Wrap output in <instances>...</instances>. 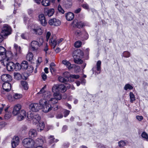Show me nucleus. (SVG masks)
<instances>
[{
    "label": "nucleus",
    "mask_w": 148,
    "mask_h": 148,
    "mask_svg": "<svg viewBox=\"0 0 148 148\" xmlns=\"http://www.w3.org/2000/svg\"><path fill=\"white\" fill-rule=\"evenodd\" d=\"M45 99H40L39 103L42 107V111L45 113H47L50 111L52 109L51 106L48 103L47 101H48V98H49L50 96V92L47 93V94L43 95Z\"/></svg>",
    "instance_id": "obj_1"
},
{
    "label": "nucleus",
    "mask_w": 148,
    "mask_h": 148,
    "mask_svg": "<svg viewBox=\"0 0 148 148\" xmlns=\"http://www.w3.org/2000/svg\"><path fill=\"white\" fill-rule=\"evenodd\" d=\"M43 42V38L40 37L37 40H33L31 42L30 49L33 51H37L39 47L42 45Z\"/></svg>",
    "instance_id": "obj_2"
},
{
    "label": "nucleus",
    "mask_w": 148,
    "mask_h": 148,
    "mask_svg": "<svg viewBox=\"0 0 148 148\" xmlns=\"http://www.w3.org/2000/svg\"><path fill=\"white\" fill-rule=\"evenodd\" d=\"M12 32L11 27L7 25H4L1 32V35L4 38L10 34Z\"/></svg>",
    "instance_id": "obj_3"
},
{
    "label": "nucleus",
    "mask_w": 148,
    "mask_h": 148,
    "mask_svg": "<svg viewBox=\"0 0 148 148\" xmlns=\"http://www.w3.org/2000/svg\"><path fill=\"white\" fill-rule=\"evenodd\" d=\"M51 96L50 94V97L49 98H48L49 100L47 101H49V103H51L52 104H54L57 103L58 100H60L62 98L61 94L58 92L54 93L53 98H51Z\"/></svg>",
    "instance_id": "obj_4"
},
{
    "label": "nucleus",
    "mask_w": 148,
    "mask_h": 148,
    "mask_svg": "<svg viewBox=\"0 0 148 148\" xmlns=\"http://www.w3.org/2000/svg\"><path fill=\"white\" fill-rule=\"evenodd\" d=\"M23 145L25 147L30 148L33 147L35 144L34 141L30 138H27L23 139L22 141Z\"/></svg>",
    "instance_id": "obj_5"
},
{
    "label": "nucleus",
    "mask_w": 148,
    "mask_h": 148,
    "mask_svg": "<svg viewBox=\"0 0 148 148\" xmlns=\"http://www.w3.org/2000/svg\"><path fill=\"white\" fill-rule=\"evenodd\" d=\"M28 28H29V26L28 27ZM30 28L31 29V31L33 32V33L36 35H41L43 33V30L39 26L32 25Z\"/></svg>",
    "instance_id": "obj_6"
},
{
    "label": "nucleus",
    "mask_w": 148,
    "mask_h": 148,
    "mask_svg": "<svg viewBox=\"0 0 148 148\" xmlns=\"http://www.w3.org/2000/svg\"><path fill=\"white\" fill-rule=\"evenodd\" d=\"M16 56L15 54L13 55L11 51H8L5 53V55L4 56V62L6 61L12 60L13 58H16Z\"/></svg>",
    "instance_id": "obj_7"
},
{
    "label": "nucleus",
    "mask_w": 148,
    "mask_h": 148,
    "mask_svg": "<svg viewBox=\"0 0 148 148\" xmlns=\"http://www.w3.org/2000/svg\"><path fill=\"white\" fill-rule=\"evenodd\" d=\"M29 108L33 111L37 112L40 109V104L36 103H32L30 105Z\"/></svg>",
    "instance_id": "obj_8"
},
{
    "label": "nucleus",
    "mask_w": 148,
    "mask_h": 148,
    "mask_svg": "<svg viewBox=\"0 0 148 148\" xmlns=\"http://www.w3.org/2000/svg\"><path fill=\"white\" fill-rule=\"evenodd\" d=\"M17 119L19 121L23 120L26 117L27 113L25 110H21L20 112L17 114Z\"/></svg>",
    "instance_id": "obj_9"
},
{
    "label": "nucleus",
    "mask_w": 148,
    "mask_h": 148,
    "mask_svg": "<svg viewBox=\"0 0 148 148\" xmlns=\"http://www.w3.org/2000/svg\"><path fill=\"white\" fill-rule=\"evenodd\" d=\"M49 23L51 25L58 26L61 24L60 21L58 19L53 18L49 20Z\"/></svg>",
    "instance_id": "obj_10"
},
{
    "label": "nucleus",
    "mask_w": 148,
    "mask_h": 148,
    "mask_svg": "<svg viewBox=\"0 0 148 148\" xmlns=\"http://www.w3.org/2000/svg\"><path fill=\"white\" fill-rule=\"evenodd\" d=\"M84 56L83 51L80 49H77L74 52L73 56L79 58H83Z\"/></svg>",
    "instance_id": "obj_11"
},
{
    "label": "nucleus",
    "mask_w": 148,
    "mask_h": 148,
    "mask_svg": "<svg viewBox=\"0 0 148 148\" xmlns=\"http://www.w3.org/2000/svg\"><path fill=\"white\" fill-rule=\"evenodd\" d=\"M39 21L40 23L43 26L46 25L47 22L45 16L43 14H40L39 15Z\"/></svg>",
    "instance_id": "obj_12"
},
{
    "label": "nucleus",
    "mask_w": 148,
    "mask_h": 148,
    "mask_svg": "<svg viewBox=\"0 0 148 148\" xmlns=\"http://www.w3.org/2000/svg\"><path fill=\"white\" fill-rule=\"evenodd\" d=\"M1 79L3 82H8L11 81L12 77L9 74H4L1 75Z\"/></svg>",
    "instance_id": "obj_13"
},
{
    "label": "nucleus",
    "mask_w": 148,
    "mask_h": 148,
    "mask_svg": "<svg viewBox=\"0 0 148 148\" xmlns=\"http://www.w3.org/2000/svg\"><path fill=\"white\" fill-rule=\"evenodd\" d=\"M21 106L20 105L17 104L15 105L13 108L12 114L14 115H17L21 111Z\"/></svg>",
    "instance_id": "obj_14"
},
{
    "label": "nucleus",
    "mask_w": 148,
    "mask_h": 148,
    "mask_svg": "<svg viewBox=\"0 0 148 148\" xmlns=\"http://www.w3.org/2000/svg\"><path fill=\"white\" fill-rule=\"evenodd\" d=\"M2 87L5 91L8 92L11 90V85L9 82H5L3 84Z\"/></svg>",
    "instance_id": "obj_15"
},
{
    "label": "nucleus",
    "mask_w": 148,
    "mask_h": 148,
    "mask_svg": "<svg viewBox=\"0 0 148 148\" xmlns=\"http://www.w3.org/2000/svg\"><path fill=\"white\" fill-rule=\"evenodd\" d=\"M45 141V137L40 136L36 140L35 143L38 145H42Z\"/></svg>",
    "instance_id": "obj_16"
},
{
    "label": "nucleus",
    "mask_w": 148,
    "mask_h": 148,
    "mask_svg": "<svg viewBox=\"0 0 148 148\" xmlns=\"http://www.w3.org/2000/svg\"><path fill=\"white\" fill-rule=\"evenodd\" d=\"M31 116L32 119L33 120V121H34V123H36L38 122L41 119V117L39 115L37 114H36L33 115V114H31L30 116Z\"/></svg>",
    "instance_id": "obj_17"
},
{
    "label": "nucleus",
    "mask_w": 148,
    "mask_h": 148,
    "mask_svg": "<svg viewBox=\"0 0 148 148\" xmlns=\"http://www.w3.org/2000/svg\"><path fill=\"white\" fill-rule=\"evenodd\" d=\"M6 64L7 69L8 71H11L14 70V63L13 62H9Z\"/></svg>",
    "instance_id": "obj_18"
},
{
    "label": "nucleus",
    "mask_w": 148,
    "mask_h": 148,
    "mask_svg": "<svg viewBox=\"0 0 148 148\" xmlns=\"http://www.w3.org/2000/svg\"><path fill=\"white\" fill-rule=\"evenodd\" d=\"M65 17L66 20L69 21L72 20L74 18V14L70 12L65 14Z\"/></svg>",
    "instance_id": "obj_19"
},
{
    "label": "nucleus",
    "mask_w": 148,
    "mask_h": 148,
    "mask_svg": "<svg viewBox=\"0 0 148 148\" xmlns=\"http://www.w3.org/2000/svg\"><path fill=\"white\" fill-rule=\"evenodd\" d=\"M14 48L16 51V52L14 53L15 56H17L18 54H20L21 53V47H20L18 46L17 44H14Z\"/></svg>",
    "instance_id": "obj_20"
},
{
    "label": "nucleus",
    "mask_w": 148,
    "mask_h": 148,
    "mask_svg": "<svg viewBox=\"0 0 148 148\" xmlns=\"http://www.w3.org/2000/svg\"><path fill=\"white\" fill-rule=\"evenodd\" d=\"M62 63L65 65L69 69H71L73 67V65L71 64L70 62L66 60L62 61Z\"/></svg>",
    "instance_id": "obj_21"
},
{
    "label": "nucleus",
    "mask_w": 148,
    "mask_h": 148,
    "mask_svg": "<svg viewBox=\"0 0 148 148\" xmlns=\"http://www.w3.org/2000/svg\"><path fill=\"white\" fill-rule=\"evenodd\" d=\"M29 136L31 138H34L37 135V132L36 130L34 129H30L28 133Z\"/></svg>",
    "instance_id": "obj_22"
},
{
    "label": "nucleus",
    "mask_w": 148,
    "mask_h": 148,
    "mask_svg": "<svg viewBox=\"0 0 148 148\" xmlns=\"http://www.w3.org/2000/svg\"><path fill=\"white\" fill-rule=\"evenodd\" d=\"M49 42L50 45L53 47V48L54 49L56 46L58 45L57 42V40L55 39V38H53L52 37L50 40Z\"/></svg>",
    "instance_id": "obj_23"
},
{
    "label": "nucleus",
    "mask_w": 148,
    "mask_h": 148,
    "mask_svg": "<svg viewBox=\"0 0 148 148\" xmlns=\"http://www.w3.org/2000/svg\"><path fill=\"white\" fill-rule=\"evenodd\" d=\"M45 127V124L43 122L39 123L37 125L36 129L38 131L41 132Z\"/></svg>",
    "instance_id": "obj_24"
},
{
    "label": "nucleus",
    "mask_w": 148,
    "mask_h": 148,
    "mask_svg": "<svg viewBox=\"0 0 148 148\" xmlns=\"http://www.w3.org/2000/svg\"><path fill=\"white\" fill-rule=\"evenodd\" d=\"M54 12V10L53 8H51L45 11V14L46 15H47L49 17H51L53 14Z\"/></svg>",
    "instance_id": "obj_25"
},
{
    "label": "nucleus",
    "mask_w": 148,
    "mask_h": 148,
    "mask_svg": "<svg viewBox=\"0 0 148 148\" xmlns=\"http://www.w3.org/2000/svg\"><path fill=\"white\" fill-rule=\"evenodd\" d=\"M21 65V69L24 70L27 69L28 66V63L26 61H23Z\"/></svg>",
    "instance_id": "obj_26"
},
{
    "label": "nucleus",
    "mask_w": 148,
    "mask_h": 148,
    "mask_svg": "<svg viewBox=\"0 0 148 148\" xmlns=\"http://www.w3.org/2000/svg\"><path fill=\"white\" fill-rule=\"evenodd\" d=\"M58 91L61 92H64L66 90V89L63 84L58 85Z\"/></svg>",
    "instance_id": "obj_27"
},
{
    "label": "nucleus",
    "mask_w": 148,
    "mask_h": 148,
    "mask_svg": "<svg viewBox=\"0 0 148 148\" xmlns=\"http://www.w3.org/2000/svg\"><path fill=\"white\" fill-rule=\"evenodd\" d=\"M15 3L14 4V6L15 7L14 10L13 12V13L15 14L16 13L15 11L16 10H17L16 8L15 7H16L17 8V7H19L21 5V0H15Z\"/></svg>",
    "instance_id": "obj_28"
},
{
    "label": "nucleus",
    "mask_w": 148,
    "mask_h": 148,
    "mask_svg": "<svg viewBox=\"0 0 148 148\" xmlns=\"http://www.w3.org/2000/svg\"><path fill=\"white\" fill-rule=\"evenodd\" d=\"M59 81L61 82L65 83L68 80V78L67 77H63L60 76L58 78Z\"/></svg>",
    "instance_id": "obj_29"
},
{
    "label": "nucleus",
    "mask_w": 148,
    "mask_h": 148,
    "mask_svg": "<svg viewBox=\"0 0 148 148\" xmlns=\"http://www.w3.org/2000/svg\"><path fill=\"white\" fill-rule=\"evenodd\" d=\"M74 62L77 64H81L83 63V61L80 58L77 57H73Z\"/></svg>",
    "instance_id": "obj_30"
},
{
    "label": "nucleus",
    "mask_w": 148,
    "mask_h": 148,
    "mask_svg": "<svg viewBox=\"0 0 148 148\" xmlns=\"http://www.w3.org/2000/svg\"><path fill=\"white\" fill-rule=\"evenodd\" d=\"M48 138L49 139V143L50 144H51L55 142H56L58 141V140L57 139H55L53 136H50Z\"/></svg>",
    "instance_id": "obj_31"
},
{
    "label": "nucleus",
    "mask_w": 148,
    "mask_h": 148,
    "mask_svg": "<svg viewBox=\"0 0 148 148\" xmlns=\"http://www.w3.org/2000/svg\"><path fill=\"white\" fill-rule=\"evenodd\" d=\"M42 5L45 6H49L50 4L49 0H42L41 2Z\"/></svg>",
    "instance_id": "obj_32"
},
{
    "label": "nucleus",
    "mask_w": 148,
    "mask_h": 148,
    "mask_svg": "<svg viewBox=\"0 0 148 148\" xmlns=\"http://www.w3.org/2000/svg\"><path fill=\"white\" fill-rule=\"evenodd\" d=\"M6 50L3 47L0 46V54L3 56L5 55Z\"/></svg>",
    "instance_id": "obj_33"
},
{
    "label": "nucleus",
    "mask_w": 148,
    "mask_h": 148,
    "mask_svg": "<svg viewBox=\"0 0 148 148\" xmlns=\"http://www.w3.org/2000/svg\"><path fill=\"white\" fill-rule=\"evenodd\" d=\"M21 84L22 87L25 90H27L28 88V85L26 82L21 81Z\"/></svg>",
    "instance_id": "obj_34"
},
{
    "label": "nucleus",
    "mask_w": 148,
    "mask_h": 148,
    "mask_svg": "<svg viewBox=\"0 0 148 148\" xmlns=\"http://www.w3.org/2000/svg\"><path fill=\"white\" fill-rule=\"evenodd\" d=\"M72 5V3L71 0H68L66 2V3L64 5L66 8H70Z\"/></svg>",
    "instance_id": "obj_35"
},
{
    "label": "nucleus",
    "mask_w": 148,
    "mask_h": 148,
    "mask_svg": "<svg viewBox=\"0 0 148 148\" xmlns=\"http://www.w3.org/2000/svg\"><path fill=\"white\" fill-rule=\"evenodd\" d=\"M14 70L15 71L20 70L21 69V65L18 63H16L15 64H14Z\"/></svg>",
    "instance_id": "obj_36"
},
{
    "label": "nucleus",
    "mask_w": 148,
    "mask_h": 148,
    "mask_svg": "<svg viewBox=\"0 0 148 148\" xmlns=\"http://www.w3.org/2000/svg\"><path fill=\"white\" fill-rule=\"evenodd\" d=\"M130 102L133 103L134 101L135 100V95L133 93L131 92L130 93Z\"/></svg>",
    "instance_id": "obj_37"
},
{
    "label": "nucleus",
    "mask_w": 148,
    "mask_h": 148,
    "mask_svg": "<svg viewBox=\"0 0 148 148\" xmlns=\"http://www.w3.org/2000/svg\"><path fill=\"white\" fill-rule=\"evenodd\" d=\"M33 57V55L32 53H29L27 55V60L29 61H31Z\"/></svg>",
    "instance_id": "obj_38"
},
{
    "label": "nucleus",
    "mask_w": 148,
    "mask_h": 148,
    "mask_svg": "<svg viewBox=\"0 0 148 148\" xmlns=\"http://www.w3.org/2000/svg\"><path fill=\"white\" fill-rule=\"evenodd\" d=\"M141 136L146 141H148V134L145 132H142Z\"/></svg>",
    "instance_id": "obj_39"
},
{
    "label": "nucleus",
    "mask_w": 148,
    "mask_h": 148,
    "mask_svg": "<svg viewBox=\"0 0 148 148\" xmlns=\"http://www.w3.org/2000/svg\"><path fill=\"white\" fill-rule=\"evenodd\" d=\"M133 87L130 84H125L124 87V89L125 90H127L128 89L132 90L133 89Z\"/></svg>",
    "instance_id": "obj_40"
},
{
    "label": "nucleus",
    "mask_w": 148,
    "mask_h": 148,
    "mask_svg": "<svg viewBox=\"0 0 148 148\" xmlns=\"http://www.w3.org/2000/svg\"><path fill=\"white\" fill-rule=\"evenodd\" d=\"M101 61L99 60L97 61V64H96V66H97V70L98 71H100L101 70Z\"/></svg>",
    "instance_id": "obj_41"
},
{
    "label": "nucleus",
    "mask_w": 148,
    "mask_h": 148,
    "mask_svg": "<svg viewBox=\"0 0 148 148\" xmlns=\"http://www.w3.org/2000/svg\"><path fill=\"white\" fill-rule=\"evenodd\" d=\"M82 45V42L79 40L76 42L75 43L74 45L75 47L79 48Z\"/></svg>",
    "instance_id": "obj_42"
},
{
    "label": "nucleus",
    "mask_w": 148,
    "mask_h": 148,
    "mask_svg": "<svg viewBox=\"0 0 148 148\" xmlns=\"http://www.w3.org/2000/svg\"><path fill=\"white\" fill-rule=\"evenodd\" d=\"M76 26L78 28H80L84 27L85 25L84 23L82 22H78L77 23Z\"/></svg>",
    "instance_id": "obj_43"
},
{
    "label": "nucleus",
    "mask_w": 148,
    "mask_h": 148,
    "mask_svg": "<svg viewBox=\"0 0 148 148\" xmlns=\"http://www.w3.org/2000/svg\"><path fill=\"white\" fill-rule=\"evenodd\" d=\"M75 35L77 37L79 36H81L82 37V32H81L79 30H76L74 32Z\"/></svg>",
    "instance_id": "obj_44"
},
{
    "label": "nucleus",
    "mask_w": 148,
    "mask_h": 148,
    "mask_svg": "<svg viewBox=\"0 0 148 148\" xmlns=\"http://www.w3.org/2000/svg\"><path fill=\"white\" fill-rule=\"evenodd\" d=\"M58 85L56 84L54 85L52 87V91L53 92L55 93V92L57 91V90L58 91Z\"/></svg>",
    "instance_id": "obj_45"
},
{
    "label": "nucleus",
    "mask_w": 148,
    "mask_h": 148,
    "mask_svg": "<svg viewBox=\"0 0 148 148\" xmlns=\"http://www.w3.org/2000/svg\"><path fill=\"white\" fill-rule=\"evenodd\" d=\"M28 34L27 33H22L21 35V37L24 39H27L28 38Z\"/></svg>",
    "instance_id": "obj_46"
},
{
    "label": "nucleus",
    "mask_w": 148,
    "mask_h": 148,
    "mask_svg": "<svg viewBox=\"0 0 148 148\" xmlns=\"http://www.w3.org/2000/svg\"><path fill=\"white\" fill-rule=\"evenodd\" d=\"M130 53L127 51H124L123 54V56L126 58H128L130 56Z\"/></svg>",
    "instance_id": "obj_47"
},
{
    "label": "nucleus",
    "mask_w": 148,
    "mask_h": 148,
    "mask_svg": "<svg viewBox=\"0 0 148 148\" xmlns=\"http://www.w3.org/2000/svg\"><path fill=\"white\" fill-rule=\"evenodd\" d=\"M14 98L15 99H18L21 98L22 95L21 94L16 93L13 95Z\"/></svg>",
    "instance_id": "obj_48"
},
{
    "label": "nucleus",
    "mask_w": 148,
    "mask_h": 148,
    "mask_svg": "<svg viewBox=\"0 0 148 148\" xmlns=\"http://www.w3.org/2000/svg\"><path fill=\"white\" fill-rule=\"evenodd\" d=\"M58 10L59 12L61 13L62 14H63L64 13V11L61 7V6L59 4L58 6Z\"/></svg>",
    "instance_id": "obj_49"
},
{
    "label": "nucleus",
    "mask_w": 148,
    "mask_h": 148,
    "mask_svg": "<svg viewBox=\"0 0 148 148\" xmlns=\"http://www.w3.org/2000/svg\"><path fill=\"white\" fill-rule=\"evenodd\" d=\"M12 141H13L14 142H17L18 143H19V138L18 136H15L12 139Z\"/></svg>",
    "instance_id": "obj_50"
},
{
    "label": "nucleus",
    "mask_w": 148,
    "mask_h": 148,
    "mask_svg": "<svg viewBox=\"0 0 148 148\" xmlns=\"http://www.w3.org/2000/svg\"><path fill=\"white\" fill-rule=\"evenodd\" d=\"M69 77L71 78H74L75 79H77L79 78L80 76L78 75L71 74L70 75Z\"/></svg>",
    "instance_id": "obj_51"
},
{
    "label": "nucleus",
    "mask_w": 148,
    "mask_h": 148,
    "mask_svg": "<svg viewBox=\"0 0 148 148\" xmlns=\"http://www.w3.org/2000/svg\"><path fill=\"white\" fill-rule=\"evenodd\" d=\"M81 6L83 8L86 10H88L89 9V6L88 4L86 3H84L81 5Z\"/></svg>",
    "instance_id": "obj_52"
},
{
    "label": "nucleus",
    "mask_w": 148,
    "mask_h": 148,
    "mask_svg": "<svg viewBox=\"0 0 148 148\" xmlns=\"http://www.w3.org/2000/svg\"><path fill=\"white\" fill-rule=\"evenodd\" d=\"M120 147H123L125 145V143L123 140L120 141L118 143Z\"/></svg>",
    "instance_id": "obj_53"
},
{
    "label": "nucleus",
    "mask_w": 148,
    "mask_h": 148,
    "mask_svg": "<svg viewBox=\"0 0 148 148\" xmlns=\"http://www.w3.org/2000/svg\"><path fill=\"white\" fill-rule=\"evenodd\" d=\"M84 35V36L83 37L82 36V37L83 38V39L85 40L87 39L88 38V34L85 31H84L82 32V34Z\"/></svg>",
    "instance_id": "obj_54"
},
{
    "label": "nucleus",
    "mask_w": 148,
    "mask_h": 148,
    "mask_svg": "<svg viewBox=\"0 0 148 148\" xmlns=\"http://www.w3.org/2000/svg\"><path fill=\"white\" fill-rule=\"evenodd\" d=\"M7 125V123L4 122L0 123V130L4 127Z\"/></svg>",
    "instance_id": "obj_55"
},
{
    "label": "nucleus",
    "mask_w": 148,
    "mask_h": 148,
    "mask_svg": "<svg viewBox=\"0 0 148 148\" xmlns=\"http://www.w3.org/2000/svg\"><path fill=\"white\" fill-rule=\"evenodd\" d=\"M70 112L69 110H65L64 112V116L65 117H66L69 114Z\"/></svg>",
    "instance_id": "obj_56"
},
{
    "label": "nucleus",
    "mask_w": 148,
    "mask_h": 148,
    "mask_svg": "<svg viewBox=\"0 0 148 148\" xmlns=\"http://www.w3.org/2000/svg\"><path fill=\"white\" fill-rule=\"evenodd\" d=\"M19 143L17 142H14L12 141L11 144L12 147L13 148H15L18 145Z\"/></svg>",
    "instance_id": "obj_57"
},
{
    "label": "nucleus",
    "mask_w": 148,
    "mask_h": 148,
    "mask_svg": "<svg viewBox=\"0 0 148 148\" xmlns=\"http://www.w3.org/2000/svg\"><path fill=\"white\" fill-rule=\"evenodd\" d=\"M51 35V34L50 32H47L46 35V40L47 41H48Z\"/></svg>",
    "instance_id": "obj_58"
},
{
    "label": "nucleus",
    "mask_w": 148,
    "mask_h": 148,
    "mask_svg": "<svg viewBox=\"0 0 148 148\" xmlns=\"http://www.w3.org/2000/svg\"><path fill=\"white\" fill-rule=\"evenodd\" d=\"M7 98L10 101H13V99L14 98V97H13L12 95H8L7 96Z\"/></svg>",
    "instance_id": "obj_59"
},
{
    "label": "nucleus",
    "mask_w": 148,
    "mask_h": 148,
    "mask_svg": "<svg viewBox=\"0 0 148 148\" xmlns=\"http://www.w3.org/2000/svg\"><path fill=\"white\" fill-rule=\"evenodd\" d=\"M27 129V127L25 125H23L20 128V130L23 131L26 130Z\"/></svg>",
    "instance_id": "obj_60"
},
{
    "label": "nucleus",
    "mask_w": 148,
    "mask_h": 148,
    "mask_svg": "<svg viewBox=\"0 0 148 148\" xmlns=\"http://www.w3.org/2000/svg\"><path fill=\"white\" fill-rule=\"evenodd\" d=\"M33 12V10L31 9H29L27 10V12L29 15L30 16H31Z\"/></svg>",
    "instance_id": "obj_61"
},
{
    "label": "nucleus",
    "mask_w": 148,
    "mask_h": 148,
    "mask_svg": "<svg viewBox=\"0 0 148 148\" xmlns=\"http://www.w3.org/2000/svg\"><path fill=\"white\" fill-rule=\"evenodd\" d=\"M41 77L42 79L45 81L47 78V75L45 73H43Z\"/></svg>",
    "instance_id": "obj_62"
},
{
    "label": "nucleus",
    "mask_w": 148,
    "mask_h": 148,
    "mask_svg": "<svg viewBox=\"0 0 148 148\" xmlns=\"http://www.w3.org/2000/svg\"><path fill=\"white\" fill-rule=\"evenodd\" d=\"M136 118L139 121H141L143 119V117L142 116H136Z\"/></svg>",
    "instance_id": "obj_63"
},
{
    "label": "nucleus",
    "mask_w": 148,
    "mask_h": 148,
    "mask_svg": "<svg viewBox=\"0 0 148 148\" xmlns=\"http://www.w3.org/2000/svg\"><path fill=\"white\" fill-rule=\"evenodd\" d=\"M69 143L68 142L65 143L63 145V146L65 148L68 147H69Z\"/></svg>",
    "instance_id": "obj_64"
}]
</instances>
